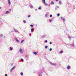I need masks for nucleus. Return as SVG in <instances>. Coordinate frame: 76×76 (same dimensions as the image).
<instances>
[{"mask_svg": "<svg viewBox=\"0 0 76 76\" xmlns=\"http://www.w3.org/2000/svg\"><path fill=\"white\" fill-rule=\"evenodd\" d=\"M50 64L51 65H53V66H56V64H54L51 62H50Z\"/></svg>", "mask_w": 76, "mask_h": 76, "instance_id": "f257e3e1", "label": "nucleus"}, {"mask_svg": "<svg viewBox=\"0 0 76 76\" xmlns=\"http://www.w3.org/2000/svg\"><path fill=\"white\" fill-rule=\"evenodd\" d=\"M13 29H14V32H18V33H19V32H18V31L15 28H14Z\"/></svg>", "mask_w": 76, "mask_h": 76, "instance_id": "f03ea898", "label": "nucleus"}, {"mask_svg": "<svg viewBox=\"0 0 76 76\" xmlns=\"http://www.w3.org/2000/svg\"><path fill=\"white\" fill-rule=\"evenodd\" d=\"M15 66H14L13 67H12L11 69L10 70V72H12V70H13V69H15Z\"/></svg>", "mask_w": 76, "mask_h": 76, "instance_id": "7ed1b4c3", "label": "nucleus"}, {"mask_svg": "<svg viewBox=\"0 0 76 76\" xmlns=\"http://www.w3.org/2000/svg\"><path fill=\"white\" fill-rule=\"evenodd\" d=\"M61 19L62 20H64H64H65V18H63L62 17H61Z\"/></svg>", "mask_w": 76, "mask_h": 76, "instance_id": "20e7f679", "label": "nucleus"}, {"mask_svg": "<svg viewBox=\"0 0 76 76\" xmlns=\"http://www.w3.org/2000/svg\"><path fill=\"white\" fill-rule=\"evenodd\" d=\"M15 40L16 41L18 42H19V40L18 39L16 38H15Z\"/></svg>", "mask_w": 76, "mask_h": 76, "instance_id": "39448f33", "label": "nucleus"}, {"mask_svg": "<svg viewBox=\"0 0 76 76\" xmlns=\"http://www.w3.org/2000/svg\"><path fill=\"white\" fill-rule=\"evenodd\" d=\"M10 0H8V3L10 5H10L11 4V2L10 1Z\"/></svg>", "mask_w": 76, "mask_h": 76, "instance_id": "423d86ee", "label": "nucleus"}, {"mask_svg": "<svg viewBox=\"0 0 76 76\" xmlns=\"http://www.w3.org/2000/svg\"><path fill=\"white\" fill-rule=\"evenodd\" d=\"M63 53V51L62 50H61L59 52L60 54H61V53Z\"/></svg>", "mask_w": 76, "mask_h": 76, "instance_id": "0eeeda50", "label": "nucleus"}, {"mask_svg": "<svg viewBox=\"0 0 76 76\" xmlns=\"http://www.w3.org/2000/svg\"><path fill=\"white\" fill-rule=\"evenodd\" d=\"M33 54H34L35 55H37V53L36 52H33Z\"/></svg>", "mask_w": 76, "mask_h": 76, "instance_id": "6e6552de", "label": "nucleus"}, {"mask_svg": "<svg viewBox=\"0 0 76 76\" xmlns=\"http://www.w3.org/2000/svg\"><path fill=\"white\" fill-rule=\"evenodd\" d=\"M67 69H70V66H69V65H68L67 67Z\"/></svg>", "mask_w": 76, "mask_h": 76, "instance_id": "1a4fd4ad", "label": "nucleus"}, {"mask_svg": "<svg viewBox=\"0 0 76 76\" xmlns=\"http://www.w3.org/2000/svg\"><path fill=\"white\" fill-rule=\"evenodd\" d=\"M62 3H61V1H59V4H62Z\"/></svg>", "mask_w": 76, "mask_h": 76, "instance_id": "9d476101", "label": "nucleus"}, {"mask_svg": "<svg viewBox=\"0 0 76 76\" xmlns=\"http://www.w3.org/2000/svg\"><path fill=\"white\" fill-rule=\"evenodd\" d=\"M19 52H20V53H21L22 52V49H20V50H19Z\"/></svg>", "mask_w": 76, "mask_h": 76, "instance_id": "9b49d317", "label": "nucleus"}, {"mask_svg": "<svg viewBox=\"0 0 76 76\" xmlns=\"http://www.w3.org/2000/svg\"><path fill=\"white\" fill-rule=\"evenodd\" d=\"M12 48L11 47H10V50L11 51H12Z\"/></svg>", "mask_w": 76, "mask_h": 76, "instance_id": "f8f14e48", "label": "nucleus"}, {"mask_svg": "<svg viewBox=\"0 0 76 76\" xmlns=\"http://www.w3.org/2000/svg\"><path fill=\"white\" fill-rule=\"evenodd\" d=\"M30 7L31 8H32V7H33V6H32V5L31 4L30 5Z\"/></svg>", "mask_w": 76, "mask_h": 76, "instance_id": "ddd939ff", "label": "nucleus"}, {"mask_svg": "<svg viewBox=\"0 0 76 76\" xmlns=\"http://www.w3.org/2000/svg\"><path fill=\"white\" fill-rule=\"evenodd\" d=\"M54 4V3L53 1H52L50 3V4Z\"/></svg>", "mask_w": 76, "mask_h": 76, "instance_id": "4468645a", "label": "nucleus"}, {"mask_svg": "<svg viewBox=\"0 0 76 76\" xmlns=\"http://www.w3.org/2000/svg\"><path fill=\"white\" fill-rule=\"evenodd\" d=\"M9 13V11H7L5 12V14H8Z\"/></svg>", "mask_w": 76, "mask_h": 76, "instance_id": "2eb2a0df", "label": "nucleus"}, {"mask_svg": "<svg viewBox=\"0 0 76 76\" xmlns=\"http://www.w3.org/2000/svg\"><path fill=\"white\" fill-rule=\"evenodd\" d=\"M53 19H52L51 20H49V21L50 22H51V21H53Z\"/></svg>", "mask_w": 76, "mask_h": 76, "instance_id": "dca6fc26", "label": "nucleus"}, {"mask_svg": "<svg viewBox=\"0 0 76 76\" xmlns=\"http://www.w3.org/2000/svg\"><path fill=\"white\" fill-rule=\"evenodd\" d=\"M43 2L45 4V0H43Z\"/></svg>", "mask_w": 76, "mask_h": 76, "instance_id": "f3484780", "label": "nucleus"}, {"mask_svg": "<svg viewBox=\"0 0 76 76\" xmlns=\"http://www.w3.org/2000/svg\"><path fill=\"white\" fill-rule=\"evenodd\" d=\"M48 14H46L45 15V17H48Z\"/></svg>", "mask_w": 76, "mask_h": 76, "instance_id": "a211bd4d", "label": "nucleus"}, {"mask_svg": "<svg viewBox=\"0 0 76 76\" xmlns=\"http://www.w3.org/2000/svg\"><path fill=\"white\" fill-rule=\"evenodd\" d=\"M41 7H39L38 8V9L39 10H41Z\"/></svg>", "mask_w": 76, "mask_h": 76, "instance_id": "6ab92c4d", "label": "nucleus"}, {"mask_svg": "<svg viewBox=\"0 0 76 76\" xmlns=\"http://www.w3.org/2000/svg\"><path fill=\"white\" fill-rule=\"evenodd\" d=\"M47 48H48V46H46L45 47V48L46 49H47Z\"/></svg>", "mask_w": 76, "mask_h": 76, "instance_id": "aec40b11", "label": "nucleus"}, {"mask_svg": "<svg viewBox=\"0 0 76 76\" xmlns=\"http://www.w3.org/2000/svg\"><path fill=\"white\" fill-rule=\"evenodd\" d=\"M23 41H24V40H22L21 41V43H22V42H23Z\"/></svg>", "mask_w": 76, "mask_h": 76, "instance_id": "412c9836", "label": "nucleus"}, {"mask_svg": "<svg viewBox=\"0 0 76 76\" xmlns=\"http://www.w3.org/2000/svg\"><path fill=\"white\" fill-rule=\"evenodd\" d=\"M33 31H34V29H33V28H31V32H33Z\"/></svg>", "mask_w": 76, "mask_h": 76, "instance_id": "4be33fe9", "label": "nucleus"}, {"mask_svg": "<svg viewBox=\"0 0 76 76\" xmlns=\"http://www.w3.org/2000/svg\"><path fill=\"white\" fill-rule=\"evenodd\" d=\"M20 75H21V76H23V73L21 72L20 73Z\"/></svg>", "mask_w": 76, "mask_h": 76, "instance_id": "5701e85b", "label": "nucleus"}, {"mask_svg": "<svg viewBox=\"0 0 76 76\" xmlns=\"http://www.w3.org/2000/svg\"><path fill=\"white\" fill-rule=\"evenodd\" d=\"M42 38H45V35H43L42 36Z\"/></svg>", "mask_w": 76, "mask_h": 76, "instance_id": "b1692460", "label": "nucleus"}, {"mask_svg": "<svg viewBox=\"0 0 76 76\" xmlns=\"http://www.w3.org/2000/svg\"><path fill=\"white\" fill-rule=\"evenodd\" d=\"M30 26H31V27H33V26H34V25H30Z\"/></svg>", "mask_w": 76, "mask_h": 76, "instance_id": "393cba45", "label": "nucleus"}, {"mask_svg": "<svg viewBox=\"0 0 76 76\" xmlns=\"http://www.w3.org/2000/svg\"><path fill=\"white\" fill-rule=\"evenodd\" d=\"M21 61H23H23H24V60H23V59H21Z\"/></svg>", "mask_w": 76, "mask_h": 76, "instance_id": "a878e982", "label": "nucleus"}, {"mask_svg": "<svg viewBox=\"0 0 76 76\" xmlns=\"http://www.w3.org/2000/svg\"><path fill=\"white\" fill-rule=\"evenodd\" d=\"M3 37V34H1V37Z\"/></svg>", "mask_w": 76, "mask_h": 76, "instance_id": "bb28decb", "label": "nucleus"}, {"mask_svg": "<svg viewBox=\"0 0 76 76\" xmlns=\"http://www.w3.org/2000/svg\"><path fill=\"white\" fill-rule=\"evenodd\" d=\"M60 16V15H59V14H57V16L58 17V16Z\"/></svg>", "mask_w": 76, "mask_h": 76, "instance_id": "cd10ccee", "label": "nucleus"}, {"mask_svg": "<svg viewBox=\"0 0 76 76\" xmlns=\"http://www.w3.org/2000/svg\"><path fill=\"white\" fill-rule=\"evenodd\" d=\"M71 47H73L74 46V45H71Z\"/></svg>", "mask_w": 76, "mask_h": 76, "instance_id": "c85d7f7f", "label": "nucleus"}, {"mask_svg": "<svg viewBox=\"0 0 76 76\" xmlns=\"http://www.w3.org/2000/svg\"><path fill=\"white\" fill-rule=\"evenodd\" d=\"M51 50H52V48H50L49 49V51H51Z\"/></svg>", "mask_w": 76, "mask_h": 76, "instance_id": "c756f323", "label": "nucleus"}, {"mask_svg": "<svg viewBox=\"0 0 76 76\" xmlns=\"http://www.w3.org/2000/svg\"><path fill=\"white\" fill-rule=\"evenodd\" d=\"M50 44H52V42H50Z\"/></svg>", "mask_w": 76, "mask_h": 76, "instance_id": "7c9ffc66", "label": "nucleus"}, {"mask_svg": "<svg viewBox=\"0 0 76 76\" xmlns=\"http://www.w3.org/2000/svg\"><path fill=\"white\" fill-rule=\"evenodd\" d=\"M50 18H51V17H52V15H50Z\"/></svg>", "mask_w": 76, "mask_h": 76, "instance_id": "2f4dec72", "label": "nucleus"}, {"mask_svg": "<svg viewBox=\"0 0 76 76\" xmlns=\"http://www.w3.org/2000/svg\"><path fill=\"white\" fill-rule=\"evenodd\" d=\"M68 38L70 39H71V38L70 36L68 37Z\"/></svg>", "mask_w": 76, "mask_h": 76, "instance_id": "473e14b6", "label": "nucleus"}, {"mask_svg": "<svg viewBox=\"0 0 76 76\" xmlns=\"http://www.w3.org/2000/svg\"><path fill=\"white\" fill-rule=\"evenodd\" d=\"M48 41L47 40H46L45 41V42H47Z\"/></svg>", "mask_w": 76, "mask_h": 76, "instance_id": "72a5a7b5", "label": "nucleus"}, {"mask_svg": "<svg viewBox=\"0 0 76 76\" xmlns=\"http://www.w3.org/2000/svg\"><path fill=\"white\" fill-rule=\"evenodd\" d=\"M45 4L46 5V6H47V5H48V4L47 3H45Z\"/></svg>", "mask_w": 76, "mask_h": 76, "instance_id": "f704fd0d", "label": "nucleus"}, {"mask_svg": "<svg viewBox=\"0 0 76 76\" xmlns=\"http://www.w3.org/2000/svg\"><path fill=\"white\" fill-rule=\"evenodd\" d=\"M28 18H29V17H31V15H28Z\"/></svg>", "mask_w": 76, "mask_h": 76, "instance_id": "c9c22d12", "label": "nucleus"}, {"mask_svg": "<svg viewBox=\"0 0 76 76\" xmlns=\"http://www.w3.org/2000/svg\"><path fill=\"white\" fill-rule=\"evenodd\" d=\"M24 23H26V21H25V20H24Z\"/></svg>", "mask_w": 76, "mask_h": 76, "instance_id": "e433bc0d", "label": "nucleus"}, {"mask_svg": "<svg viewBox=\"0 0 76 76\" xmlns=\"http://www.w3.org/2000/svg\"><path fill=\"white\" fill-rule=\"evenodd\" d=\"M56 7H57V8H59V7L58 6H57Z\"/></svg>", "mask_w": 76, "mask_h": 76, "instance_id": "4c0bfd02", "label": "nucleus"}, {"mask_svg": "<svg viewBox=\"0 0 76 76\" xmlns=\"http://www.w3.org/2000/svg\"><path fill=\"white\" fill-rule=\"evenodd\" d=\"M9 11H11V9H9Z\"/></svg>", "mask_w": 76, "mask_h": 76, "instance_id": "58836bf2", "label": "nucleus"}, {"mask_svg": "<svg viewBox=\"0 0 76 76\" xmlns=\"http://www.w3.org/2000/svg\"><path fill=\"white\" fill-rule=\"evenodd\" d=\"M5 76H7V74H6Z\"/></svg>", "mask_w": 76, "mask_h": 76, "instance_id": "ea45409f", "label": "nucleus"}, {"mask_svg": "<svg viewBox=\"0 0 76 76\" xmlns=\"http://www.w3.org/2000/svg\"><path fill=\"white\" fill-rule=\"evenodd\" d=\"M56 1H58V0H56Z\"/></svg>", "mask_w": 76, "mask_h": 76, "instance_id": "a19ab883", "label": "nucleus"}, {"mask_svg": "<svg viewBox=\"0 0 76 76\" xmlns=\"http://www.w3.org/2000/svg\"><path fill=\"white\" fill-rule=\"evenodd\" d=\"M35 10L37 11V9H35Z\"/></svg>", "mask_w": 76, "mask_h": 76, "instance_id": "79ce46f5", "label": "nucleus"}, {"mask_svg": "<svg viewBox=\"0 0 76 76\" xmlns=\"http://www.w3.org/2000/svg\"><path fill=\"white\" fill-rule=\"evenodd\" d=\"M57 10V8H56L55 9V10Z\"/></svg>", "mask_w": 76, "mask_h": 76, "instance_id": "37998d69", "label": "nucleus"}, {"mask_svg": "<svg viewBox=\"0 0 76 76\" xmlns=\"http://www.w3.org/2000/svg\"><path fill=\"white\" fill-rule=\"evenodd\" d=\"M41 76V74H39V76Z\"/></svg>", "mask_w": 76, "mask_h": 76, "instance_id": "c03bdc74", "label": "nucleus"}, {"mask_svg": "<svg viewBox=\"0 0 76 76\" xmlns=\"http://www.w3.org/2000/svg\"><path fill=\"white\" fill-rule=\"evenodd\" d=\"M31 34L30 33L29 34V35H31Z\"/></svg>", "mask_w": 76, "mask_h": 76, "instance_id": "a18cd8bd", "label": "nucleus"}, {"mask_svg": "<svg viewBox=\"0 0 76 76\" xmlns=\"http://www.w3.org/2000/svg\"><path fill=\"white\" fill-rule=\"evenodd\" d=\"M1 9V7H0V9Z\"/></svg>", "mask_w": 76, "mask_h": 76, "instance_id": "49530a36", "label": "nucleus"}, {"mask_svg": "<svg viewBox=\"0 0 76 76\" xmlns=\"http://www.w3.org/2000/svg\"><path fill=\"white\" fill-rule=\"evenodd\" d=\"M26 57H27V56H26Z\"/></svg>", "mask_w": 76, "mask_h": 76, "instance_id": "de8ad7c7", "label": "nucleus"}, {"mask_svg": "<svg viewBox=\"0 0 76 76\" xmlns=\"http://www.w3.org/2000/svg\"><path fill=\"white\" fill-rule=\"evenodd\" d=\"M66 44V45H67V44Z\"/></svg>", "mask_w": 76, "mask_h": 76, "instance_id": "09e8293b", "label": "nucleus"}, {"mask_svg": "<svg viewBox=\"0 0 76 76\" xmlns=\"http://www.w3.org/2000/svg\"><path fill=\"white\" fill-rule=\"evenodd\" d=\"M41 73H42V72H41Z\"/></svg>", "mask_w": 76, "mask_h": 76, "instance_id": "8fccbe9b", "label": "nucleus"}]
</instances>
